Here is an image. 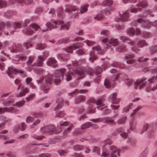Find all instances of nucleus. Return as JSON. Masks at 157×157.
Instances as JSON below:
<instances>
[{"label": "nucleus", "instance_id": "4c0bfd02", "mask_svg": "<svg viewBox=\"0 0 157 157\" xmlns=\"http://www.w3.org/2000/svg\"><path fill=\"white\" fill-rule=\"evenodd\" d=\"M74 125L72 124H70L69 127L67 128L63 132V134L65 136L67 133H69L74 128Z\"/></svg>", "mask_w": 157, "mask_h": 157}, {"label": "nucleus", "instance_id": "aec40b11", "mask_svg": "<svg viewBox=\"0 0 157 157\" xmlns=\"http://www.w3.org/2000/svg\"><path fill=\"white\" fill-rule=\"evenodd\" d=\"M21 88V91L19 94H16V96L17 97H21L24 96L25 94L29 92V90L28 88L21 87V85H18L17 90H19Z\"/></svg>", "mask_w": 157, "mask_h": 157}, {"label": "nucleus", "instance_id": "39448f33", "mask_svg": "<svg viewBox=\"0 0 157 157\" xmlns=\"http://www.w3.org/2000/svg\"><path fill=\"white\" fill-rule=\"evenodd\" d=\"M92 50V51L90 53V57L89 58V60L92 63H93L94 61L97 58L96 56L94 54V51H97L98 53L100 55H103L105 52V50L101 49L99 46H95L93 47Z\"/></svg>", "mask_w": 157, "mask_h": 157}, {"label": "nucleus", "instance_id": "6ab92c4d", "mask_svg": "<svg viewBox=\"0 0 157 157\" xmlns=\"http://www.w3.org/2000/svg\"><path fill=\"white\" fill-rule=\"evenodd\" d=\"M136 33V35L137 36L141 34V31L139 28H136L135 29L132 27L128 29L127 31V34L130 36H133Z\"/></svg>", "mask_w": 157, "mask_h": 157}, {"label": "nucleus", "instance_id": "f704fd0d", "mask_svg": "<svg viewBox=\"0 0 157 157\" xmlns=\"http://www.w3.org/2000/svg\"><path fill=\"white\" fill-rule=\"evenodd\" d=\"M22 49V46L21 45H18L17 46L15 45V48H10V51L12 52L16 53L17 51H19Z\"/></svg>", "mask_w": 157, "mask_h": 157}, {"label": "nucleus", "instance_id": "a18cd8bd", "mask_svg": "<svg viewBox=\"0 0 157 157\" xmlns=\"http://www.w3.org/2000/svg\"><path fill=\"white\" fill-rule=\"evenodd\" d=\"M46 46L45 44H39L36 45V48L37 49L42 50L44 49Z\"/></svg>", "mask_w": 157, "mask_h": 157}, {"label": "nucleus", "instance_id": "774afa93", "mask_svg": "<svg viewBox=\"0 0 157 157\" xmlns=\"http://www.w3.org/2000/svg\"><path fill=\"white\" fill-rule=\"evenodd\" d=\"M104 17V16L101 13L98 14L97 16L94 17V19L98 20H100L102 19Z\"/></svg>", "mask_w": 157, "mask_h": 157}, {"label": "nucleus", "instance_id": "1a4fd4ad", "mask_svg": "<svg viewBox=\"0 0 157 157\" xmlns=\"http://www.w3.org/2000/svg\"><path fill=\"white\" fill-rule=\"evenodd\" d=\"M146 78L144 77L139 79L134 83V87L136 89H141L146 84Z\"/></svg>", "mask_w": 157, "mask_h": 157}, {"label": "nucleus", "instance_id": "473e14b6", "mask_svg": "<svg viewBox=\"0 0 157 157\" xmlns=\"http://www.w3.org/2000/svg\"><path fill=\"white\" fill-rule=\"evenodd\" d=\"M142 71L143 72H146L147 71H150L152 73H157V67H146L144 68Z\"/></svg>", "mask_w": 157, "mask_h": 157}, {"label": "nucleus", "instance_id": "bf43d9fd", "mask_svg": "<svg viewBox=\"0 0 157 157\" xmlns=\"http://www.w3.org/2000/svg\"><path fill=\"white\" fill-rule=\"evenodd\" d=\"M109 155V154L108 153L107 150L105 149H103L102 151V152L101 156V157H106Z\"/></svg>", "mask_w": 157, "mask_h": 157}, {"label": "nucleus", "instance_id": "e433bc0d", "mask_svg": "<svg viewBox=\"0 0 157 157\" xmlns=\"http://www.w3.org/2000/svg\"><path fill=\"white\" fill-rule=\"evenodd\" d=\"M136 6L137 7H141L144 8L147 6V3L146 1L144 0L139 2Z\"/></svg>", "mask_w": 157, "mask_h": 157}, {"label": "nucleus", "instance_id": "a19ab883", "mask_svg": "<svg viewBox=\"0 0 157 157\" xmlns=\"http://www.w3.org/2000/svg\"><path fill=\"white\" fill-rule=\"evenodd\" d=\"M57 15L58 17L60 18H62L64 17V15L63 11L62 9L60 8L58 10Z\"/></svg>", "mask_w": 157, "mask_h": 157}, {"label": "nucleus", "instance_id": "13d9d810", "mask_svg": "<svg viewBox=\"0 0 157 157\" xmlns=\"http://www.w3.org/2000/svg\"><path fill=\"white\" fill-rule=\"evenodd\" d=\"M70 123L67 121H61L59 122L60 126H67V125H70Z\"/></svg>", "mask_w": 157, "mask_h": 157}, {"label": "nucleus", "instance_id": "8fccbe9b", "mask_svg": "<svg viewBox=\"0 0 157 157\" xmlns=\"http://www.w3.org/2000/svg\"><path fill=\"white\" fill-rule=\"evenodd\" d=\"M7 5V3L5 0H0V8H5Z\"/></svg>", "mask_w": 157, "mask_h": 157}, {"label": "nucleus", "instance_id": "f257e3e1", "mask_svg": "<svg viewBox=\"0 0 157 157\" xmlns=\"http://www.w3.org/2000/svg\"><path fill=\"white\" fill-rule=\"evenodd\" d=\"M85 71L88 75H91L93 73V70L91 67H88L85 70L84 67H81L73 70L72 72L70 71L66 74V69L63 68L56 70L54 75H48L45 78V81L48 83L52 84L53 82L58 85L60 83L61 79L69 81L71 80L72 75H74L80 76L77 78V80H79L85 76Z\"/></svg>", "mask_w": 157, "mask_h": 157}, {"label": "nucleus", "instance_id": "052dcab7", "mask_svg": "<svg viewBox=\"0 0 157 157\" xmlns=\"http://www.w3.org/2000/svg\"><path fill=\"white\" fill-rule=\"evenodd\" d=\"M100 107V109L99 110H101V111L102 112V113L103 114H106L109 113V110L107 109V108L106 107L103 108L102 107L100 108V107Z\"/></svg>", "mask_w": 157, "mask_h": 157}, {"label": "nucleus", "instance_id": "58836bf2", "mask_svg": "<svg viewBox=\"0 0 157 157\" xmlns=\"http://www.w3.org/2000/svg\"><path fill=\"white\" fill-rule=\"evenodd\" d=\"M88 6V5L87 4L84 5L82 6L79 13L82 14L86 12L87 11Z\"/></svg>", "mask_w": 157, "mask_h": 157}, {"label": "nucleus", "instance_id": "49530a36", "mask_svg": "<svg viewBox=\"0 0 157 157\" xmlns=\"http://www.w3.org/2000/svg\"><path fill=\"white\" fill-rule=\"evenodd\" d=\"M95 108H93L91 105H90L88 107L86 113L89 114L95 113Z\"/></svg>", "mask_w": 157, "mask_h": 157}, {"label": "nucleus", "instance_id": "c03bdc74", "mask_svg": "<svg viewBox=\"0 0 157 157\" xmlns=\"http://www.w3.org/2000/svg\"><path fill=\"white\" fill-rule=\"evenodd\" d=\"M126 48L125 46L122 45L117 47L116 48V50L118 52H122L126 50Z\"/></svg>", "mask_w": 157, "mask_h": 157}, {"label": "nucleus", "instance_id": "e2e57ef3", "mask_svg": "<svg viewBox=\"0 0 157 157\" xmlns=\"http://www.w3.org/2000/svg\"><path fill=\"white\" fill-rule=\"evenodd\" d=\"M148 151V148H146L141 153L140 157H146Z\"/></svg>", "mask_w": 157, "mask_h": 157}, {"label": "nucleus", "instance_id": "338daca9", "mask_svg": "<svg viewBox=\"0 0 157 157\" xmlns=\"http://www.w3.org/2000/svg\"><path fill=\"white\" fill-rule=\"evenodd\" d=\"M142 108V106L140 105L136 107L133 111V112L131 113V116L133 117L136 113L140 110Z\"/></svg>", "mask_w": 157, "mask_h": 157}, {"label": "nucleus", "instance_id": "ea45409f", "mask_svg": "<svg viewBox=\"0 0 157 157\" xmlns=\"http://www.w3.org/2000/svg\"><path fill=\"white\" fill-rule=\"evenodd\" d=\"M24 34L26 35H30L33 33V31L30 28L25 29L22 30Z\"/></svg>", "mask_w": 157, "mask_h": 157}, {"label": "nucleus", "instance_id": "2eb2a0df", "mask_svg": "<svg viewBox=\"0 0 157 157\" xmlns=\"http://www.w3.org/2000/svg\"><path fill=\"white\" fill-rule=\"evenodd\" d=\"M87 103L91 105V104H96L97 105V108L98 109H100V107H102L104 105L102 101L100 99H98L96 101L93 98H91L87 101Z\"/></svg>", "mask_w": 157, "mask_h": 157}, {"label": "nucleus", "instance_id": "f03ea898", "mask_svg": "<svg viewBox=\"0 0 157 157\" xmlns=\"http://www.w3.org/2000/svg\"><path fill=\"white\" fill-rule=\"evenodd\" d=\"M5 25L8 31H5V33L7 35H12L15 31H18L17 30L23 27L22 23L19 22H6Z\"/></svg>", "mask_w": 157, "mask_h": 157}, {"label": "nucleus", "instance_id": "4468645a", "mask_svg": "<svg viewBox=\"0 0 157 157\" xmlns=\"http://www.w3.org/2000/svg\"><path fill=\"white\" fill-rule=\"evenodd\" d=\"M33 0H10L9 4L10 5H12L14 4L15 2L21 4L22 6L29 5L31 3Z\"/></svg>", "mask_w": 157, "mask_h": 157}, {"label": "nucleus", "instance_id": "3c124183", "mask_svg": "<svg viewBox=\"0 0 157 157\" xmlns=\"http://www.w3.org/2000/svg\"><path fill=\"white\" fill-rule=\"evenodd\" d=\"M126 120V117H124L118 120L117 121V123L119 124H124L125 123Z\"/></svg>", "mask_w": 157, "mask_h": 157}, {"label": "nucleus", "instance_id": "72a5a7b5", "mask_svg": "<svg viewBox=\"0 0 157 157\" xmlns=\"http://www.w3.org/2000/svg\"><path fill=\"white\" fill-rule=\"evenodd\" d=\"M14 102V99L13 98H9L4 101L3 104L4 106H8L11 105Z\"/></svg>", "mask_w": 157, "mask_h": 157}, {"label": "nucleus", "instance_id": "9d476101", "mask_svg": "<svg viewBox=\"0 0 157 157\" xmlns=\"http://www.w3.org/2000/svg\"><path fill=\"white\" fill-rule=\"evenodd\" d=\"M63 23V21L62 20H59L57 21H52L48 22L46 24V26L50 30L53 29L57 28L59 25Z\"/></svg>", "mask_w": 157, "mask_h": 157}, {"label": "nucleus", "instance_id": "423d86ee", "mask_svg": "<svg viewBox=\"0 0 157 157\" xmlns=\"http://www.w3.org/2000/svg\"><path fill=\"white\" fill-rule=\"evenodd\" d=\"M41 130L44 134H57L60 132L61 130L58 132L56 129L55 126L53 125H50L45 126L41 128Z\"/></svg>", "mask_w": 157, "mask_h": 157}, {"label": "nucleus", "instance_id": "cd10ccee", "mask_svg": "<svg viewBox=\"0 0 157 157\" xmlns=\"http://www.w3.org/2000/svg\"><path fill=\"white\" fill-rule=\"evenodd\" d=\"M117 94L116 93H114L111 94L110 96V98L111 100L112 103L113 104H118L120 100L119 99L117 98Z\"/></svg>", "mask_w": 157, "mask_h": 157}, {"label": "nucleus", "instance_id": "864d4df0", "mask_svg": "<svg viewBox=\"0 0 157 157\" xmlns=\"http://www.w3.org/2000/svg\"><path fill=\"white\" fill-rule=\"evenodd\" d=\"M112 65L113 67H119L121 68H123L125 67V66L124 64L118 62H116V63H114L113 64H112Z\"/></svg>", "mask_w": 157, "mask_h": 157}, {"label": "nucleus", "instance_id": "7ed1b4c3", "mask_svg": "<svg viewBox=\"0 0 157 157\" xmlns=\"http://www.w3.org/2000/svg\"><path fill=\"white\" fill-rule=\"evenodd\" d=\"M111 73L113 74V77H112L109 79L106 78L105 79L104 82V85L107 88H109L111 86V83L112 81L114 82L117 80L118 78V75H119L118 71L115 69H113L110 71Z\"/></svg>", "mask_w": 157, "mask_h": 157}, {"label": "nucleus", "instance_id": "4be33fe9", "mask_svg": "<svg viewBox=\"0 0 157 157\" xmlns=\"http://www.w3.org/2000/svg\"><path fill=\"white\" fill-rule=\"evenodd\" d=\"M129 17V13L128 11H126L121 14H120L119 17L116 19V21H121L124 22L127 21L128 20Z\"/></svg>", "mask_w": 157, "mask_h": 157}, {"label": "nucleus", "instance_id": "7c9ffc66", "mask_svg": "<svg viewBox=\"0 0 157 157\" xmlns=\"http://www.w3.org/2000/svg\"><path fill=\"white\" fill-rule=\"evenodd\" d=\"M85 100V97L82 95H80L76 97L75 99V104H78L83 102Z\"/></svg>", "mask_w": 157, "mask_h": 157}, {"label": "nucleus", "instance_id": "79ce46f5", "mask_svg": "<svg viewBox=\"0 0 157 157\" xmlns=\"http://www.w3.org/2000/svg\"><path fill=\"white\" fill-rule=\"evenodd\" d=\"M69 42V38L65 37L59 40L58 42V44L64 43L65 44L68 43Z\"/></svg>", "mask_w": 157, "mask_h": 157}, {"label": "nucleus", "instance_id": "c85d7f7f", "mask_svg": "<svg viewBox=\"0 0 157 157\" xmlns=\"http://www.w3.org/2000/svg\"><path fill=\"white\" fill-rule=\"evenodd\" d=\"M57 58L63 62H66L69 58V56L68 55L59 53L57 56Z\"/></svg>", "mask_w": 157, "mask_h": 157}, {"label": "nucleus", "instance_id": "5701e85b", "mask_svg": "<svg viewBox=\"0 0 157 157\" xmlns=\"http://www.w3.org/2000/svg\"><path fill=\"white\" fill-rule=\"evenodd\" d=\"M118 42L117 39L112 38L109 41V43L106 44V48L109 49V47L113 46H115L118 45Z\"/></svg>", "mask_w": 157, "mask_h": 157}, {"label": "nucleus", "instance_id": "a878e982", "mask_svg": "<svg viewBox=\"0 0 157 157\" xmlns=\"http://www.w3.org/2000/svg\"><path fill=\"white\" fill-rule=\"evenodd\" d=\"M78 9L75 6L72 5H67L66 6L65 11L66 12L71 13L72 11H78Z\"/></svg>", "mask_w": 157, "mask_h": 157}, {"label": "nucleus", "instance_id": "69168bd1", "mask_svg": "<svg viewBox=\"0 0 157 157\" xmlns=\"http://www.w3.org/2000/svg\"><path fill=\"white\" fill-rule=\"evenodd\" d=\"M57 152L61 156H63L68 153V151L67 150H59L57 151Z\"/></svg>", "mask_w": 157, "mask_h": 157}, {"label": "nucleus", "instance_id": "b1692460", "mask_svg": "<svg viewBox=\"0 0 157 157\" xmlns=\"http://www.w3.org/2000/svg\"><path fill=\"white\" fill-rule=\"evenodd\" d=\"M17 110L13 107H6L5 108H2L0 107V114H2L6 112L14 113Z\"/></svg>", "mask_w": 157, "mask_h": 157}, {"label": "nucleus", "instance_id": "f3484780", "mask_svg": "<svg viewBox=\"0 0 157 157\" xmlns=\"http://www.w3.org/2000/svg\"><path fill=\"white\" fill-rule=\"evenodd\" d=\"M110 150L111 151L110 157H118L120 156V150L114 145H112L110 147Z\"/></svg>", "mask_w": 157, "mask_h": 157}, {"label": "nucleus", "instance_id": "c9c22d12", "mask_svg": "<svg viewBox=\"0 0 157 157\" xmlns=\"http://www.w3.org/2000/svg\"><path fill=\"white\" fill-rule=\"evenodd\" d=\"M148 44L144 40H141L137 43V46L139 48H143L145 46L148 45Z\"/></svg>", "mask_w": 157, "mask_h": 157}, {"label": "nucleus", "instance_id": "dca6fc26", "mask_svg": "<svg viewBox=\"0 0 157 157\" xmlns=\"http://www.w3.org/2000/svg\"><path fill=\"white\" fill-rule=\"evenodd\" d=\"M135 55L132 53H127L126 54L125 59L126 60V63L127 64H131L134 63L136 62V60L134 58Z\"/></svg>", "mask_w": 157, "mask_h": 157}, {"label": "nucleus", "instance_id": "680f3d73", "mask_svg": "<svg viewBox=\"0 0 157 157\" xmlns=\"http://www.w3.org/2000/svg\"><path fill=\"white\" fill-rule=\"evenodd\" d=\"M122 129L121 128H119L116 129L113 133L112 136H117L119 132L122 131Z\"/></svg>", "mask_w": 157, "mask_h": 157}, {"label": "nucleus", "instance_id": "ddd939ff", "mask_svg": "<svg viewBox=\"0 0 157 157\" xmlns=\"http://www.w3.org/2000/svg\"><path fill=\"white\" fill-rule=\"evenodd\" d=\"M82 45L81 43L78 42L72 45L64 48V50L67 53H72L73 50H75L80 47H82Z\"/></svg>", "mask_w": 157, "mask_h": 157}, {"label": "nucleus", "instance_id": "603ef678", "mask_svg": "<svg viewBox=\"0 0 157 157\" xmlns=\"http://www.w3.org/2000/svg\"><path fill=\"white\" fill-rule=\"evenodd\" d=\"M70 24L69 22L67 23L66 24L62 25L60 28L61 30H68L70 27Z\"/></svg>", "mask_w": 157, "mask_h": 157}, {"label": "nucleus", "instance_id": "de8ad7c7", "mask_svg": "<svg viewBox=\"0 0 157 157\" xmlns=\"http://www.w3.org/2000/svg\"><path fill=\"white\" fill-rule=\"evenodd\" d=\"M142 9L139 7H131L130 9V11L131 13H136L139 11H140Z\"/></svg>", "mask_w": 157, "mask_h": 157}, {"label": "nucleus", "instance_id": "412c9836", "mask_svg": "<svg viewBox=\"0 0 157 157\" xmlns=\"http://www.w3.org/2000/svg\"><path fill=\"white\" fill-rule=\"evenodd\" d=\"M47 65L54 68H56L59 67L57 60L54 58L51 57L48 58L47 60Z\"/></svg>", "mask_w": 157, "mask_h": 157}, {"label": "nucleus", "instance_id": "bb28decb", "mask_svg": "<svg viewBox=\"0 0 157 157\" xmlns=\"http://www.w3.org/2000/svg\"><path fill=\"white\" fill-rule=\"evenodd\" d=\"M26 126V124L25 123H21L19 124L16 125L14 128V132H17L19 130L21 131L25 130Z\"/></svg>", "mask_w": 157, "mask_h": 157}, {"label": "nucleus", "instance_id": "0e129e2a", "mask_svg": "<svg viewBox=\"0 0 157 157\" xmlns=\"http://www.w3.org/2000/svg\"><path fill=\"white\" fill-rule=\"evenodd\" d=\"M35 72L36 74L40 75H42L45 72L44 70L41 68L36 69Z\"/></svg>", "mask_w": 157, "mask_h": 157}, {"label": "nucleus", "instance_id": "6e6d98bb", "mask_svg": "<svg viewBox=\"0 0 157 157\" xmlns=\"http://www.w3.org/2000/svg\"><path fill=\"white\" fill-rule=\"evenodd\" d=\"M25 102V100H23L22 101H20L17 102L15 104H13V105L17 107H20L24 105Z\"/></svg>", "mask_w": 157, "mask_h": 157}, {"label": "nucleus", "instance_id": "37998d69", "mask_svg": "<svg viewBox=\"0 0 157 157\" xmlns=\"http://www.w3.org/2000/svg\"><path fill=\"white\" fill-rule=\"evenodd\" d=\"M112 142L110 138L107 139L103 142L101 143V145L102 146L104 147L105 146L106 144H112Z\"/></svg>", "mask_w": 157, "mask_h": 157}, {"label": "nucleus", "instance_id": "6e6552de", "mask_svg": "<svg viewBox=\"0 0 157 157\" xmlns=\"http://www.w3.org/2000/svg\"><path fill=\"white\" fill-rule=\"evenodd\" d=\"M148 129L147 132V136L148 137L153 136L154 132L152 129V126L151 124L147 123L143 126L140 132V134H142L145 131Z\"/></svg>", "mask_w": 157, "mask_h": 157}, {"label": "nucleus", "instance_id": "2f4dec72", "mask_svg": "<svg viewBox=\"0 0 157 157\" xmlns=\"http://www.w3.org/2000/svg\"><path fill=\"white\" fill-rule=\"evenodd\" d=\"M88 91L87 90H78V89H75L72 92L68 94V95L70 96H73L75 95L77 93H84Z\"/></svg>", "mask_w": 157, "mask_h": 157}, {"label": "nucleus", "instance_id": "0eeeda50", "mask_svg": "<svg viewBox=\"0 0 157 157\" xmlns=\"http://www.w3.org/2000/svg\"><path fill=\"white\" fill-rule=\"evenodd\" d=\"M49 55V52L47 50L44 51L43 53V55H39L38 56L37 61L34 64L33 66L41 67L43 64V61Z\"/></svg>", "mask_w": 157, "mask_h": 157}, {"label": "nucleus", "instance_id": "c756f323", "mask_svg": "<svg viewBox=\"0 0 157 157\" xmlns=\"http://www.w3.org/2000/svg\"><path fill=\"white\" fill-rule=\"evenodd\" d=\"M128 44L132 46L131 47L132 50L136 53H138L140 50V49L137 48L135 46V43L129 39V40L128 41Z\"/></svg>", "mask_w": 157, "mask_h": 157}, {"label": "nucleus", "instance_id": "9b49d317", "mask_svg": "<svg viewBox=\"0 0 157 157\" xmlns=\"http://www.w3.org/2000/svg\"><path fill=\"white\" fill-rule=\"evenodd\" d=\"M113 3V1L111 0H106L103 2L102 4L103 6H109V8L105 10L104 11H102L103 13L104 14V13L105 14L108 15L111 13V12L113 10V8L111 7Z\"/></svg>", "mask_w": 157, "mask_h": 157}, {"label": "nucleus", "instance_id": "393cba45", "mask_svg": "<svg viewBox=\"0 0 157 157\" xmlns=\"http://www.w3.org/2000/svg\"><path fill=\"white\" fill-rule=\"evenodd\" d=\"M93 126L95 128H97L98 127V126L97 125L95 124L94 125L91 122H88L83 124L81 126V128L82 129H84Z\"/></svg>", "mask_w": 157, "mask_h": 157}, {"label": "nucleus", "instance_id": "09e8293b", "mask_svg": "<svg viewBox=\"0 0 157 157\" xmlns=\"http://www.w3.org/2000/svg\"><path fill=\"white\" fill-rule=\"evenodd\" d=\"M149 60L148 58H144L143 56L139 57L137 60V61L139 63H144L147 61Z\"/></svg>", "mask_w": 157, "mask_h": 157}, {"label": "nucleus", "instance_id": "5fc2aeb1", "mask_svg": "<svg viewBox=\"0 0 157 157\" xmlns=\"http://www.w3.org/2000/svg\"><path fill=\"white\" fill-rule=\"evenodd\" d=\"M65 113L63 111H59L56 113V117H63L65 115Z\"/></svg>", "mask_w": 157, "mask_h": 157}, {"label": "nucleus", "instance_id": "4d7b16f0", "mask_svg": "<svg viewBox=\"0 0 157 157\" xmlns=\"http://www.w3.org/2000/svg\"><path fill=\"white\" fill-rule=\"evenodd\" d=\"M133 82V80L132 79L128 78H127L125 80V84L128 86H131Z\"/></svg>", "mask_w": 157, "mask_h": 157}, {"label": "nucleus", "instance_id": "f8f14e48", "mask_svg": "<svg viewBox=\"0 0 157 157\" xmlns=\"http://www.w3.org/2000/svg\"><path fill=\"white\" fill-rule=\"evenodd\" d=\"M149 83V88L152 91L157 90V75L148 79Z\"/></svg>", "mask_w": 157, "mask_h": 157}, {"label": "nucleus", "instance_id": "20e7f679", "mask_svg": "<svg viewBox=\"0 0 157 157\" xmlns=\"http://www.w3.org/2000/svg\"><path fill=\"white\" fill-rule=\"evenodd\" d=\"M151 12L149 10H146L143 14L142 18H140L138 19L137 22L139 23H141L142 24L143 26L146 28H149L151 27V25L154 24V22H150L148 21H144V18L146 17L147 15L150 14Z\"/></svg>", "mask_w": 157, "mask_h": 157}, {"label": "nucleus", "instance_id": "a211bd4d", "mask_svg": "<svg viewBox=\"0 0 157 157\" xmlns=\"http://www.w3.org/2000/svg\"><path fill=\"white\" fill-rule=\"evenodd\" d=\"M6 73L10 78L13 77V75H16L18 73L22 74L23 72L20 70H17L12 67H9Z\"/></svg>", "mask_w": 157, "mask_h": 157}]
</instances>
